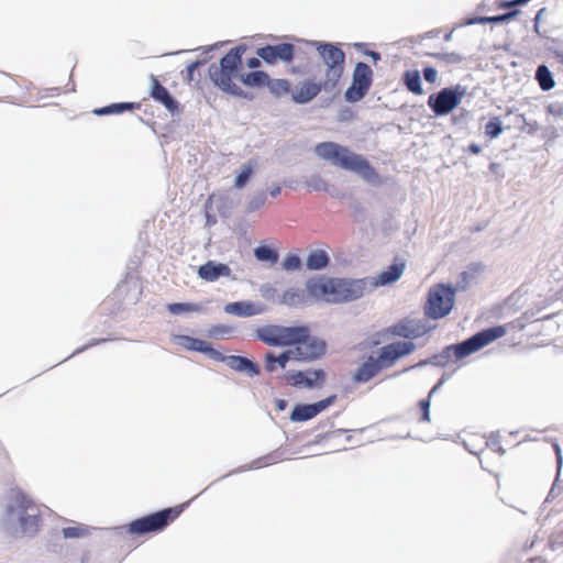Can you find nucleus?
Here are the masks:
<instances>
[{
  "instance_id": "obj_1",
  "label": "nucleus",
  "mask_w": 563,
  "mask_h": 563,
  "mask_svg": "<svg viewBox=\"0 0 563 563\" xmlns=\"http://www.w3.org/2000/svg\"><path fill=\"white\" fill-rule=\"evenodd\" d=\"M41 525V507L22 490L11 489L3 501L1 530L13 538H32L38 532Z\"/></svg>"
},
{
  "instance_id": "obj_2",
  "label": "nucleus",
  "mask_w": 563,
  "mask_h": 563,
  "mask_svg": "<svg viewBox=\"0 0 563 563\" xmlns=\"http://www.w3.org/2000/svg\"><path fill=\"white\" fill-rule=\"evenodd\" d=\"M369 284L366 278L318 277L307 280V290L316 300L343 303L362 298Z\"/></svg>"
},
{
  "instance_id": "obj_3",
  "label": "nucleus",
  "mask_w": 563,
  "mask_h": 563,
  "mask_svg": "<svg viewBox=\"0 0 563 563\" xmlns=\"http://www.w3.org/2000/svg\"><path fill=\"white\" fill-rule=\"evenodd\" d=\"M314 152L317 156L334 166L357 173L368 183H374L378 178L376 170L362 155L351 152L345 146L333 142H322L316 145Z\"/></svg>"
},
{
  "instance_id": "obj_4",
  "label": "nucleus",
  "mask_w": 563,
  "mask_h": 563,
  "mask_svg": "<svg viewBox=\"0 0 563 563\" xmlns=\"http://www.w3.org/2000/svg\"><path fill=\"white\" fill-rule=\"evenodd\" d=\"M493 342V327L486 328L475 333L471 338L449 346H445L441 353L433 355L430 360L420 361L418 364L405 367L395 376L406 373L415 367H421L427 364L435 366H445L449 362L460 361Z\"/></svg>"
},
{
  "instance_id": "obj_5",
  "label": "nucleus",
  "mask_w": 563,
  "mask_h": 563,
  "mask_svg": "<svg viewBox=\"0 0 563 563\" xmlns=\"http://www.w3.org/2000/svg\"><path fill=\"white\" fill-rule=\"evenodd\" d=\"M188 504L189 501L177 507L165 508L157 512L133 520L126 527H117L115 530L119 531L126 529L129 533L139 536L148 532L162 531L169 525L170 521L176 519L181 514Z\"/></svg>"
},
{
  "instance_id": "obj_6",
  "label": "nucleus",
  "mask_w": 563,
  "mask_h": 563,
  "mask_svg": "<svg viewBox=\"0 0 563 563\" xmlns=\"http://www.w3.org/2000/svg\"><path fill=\"white\" fill-rule=\"evenodd\" d=\"M455 292L451 285L438 284L431 287L424 307L426 316L434 320L448 316L454 306Z\"/></svg>"
},
{
  "instance_id": "obj_7",
  "label": "nucleus",
  "mask_w": 563,
  "mask_h": 563,
  "mask_svg": "<svg viewBox=\"0 0 563 563\" xmlns=\"http://www.w3.org/2000/svg\"><path fill=\"white\" fill-rule=\"evenodd\" d=\"M416 350L411 341H397L379 349L376 360L382 369L390 368L400 357L409 355Z\"/></svg>"
},
{
  "instance_id": "obj_8",
  "label": "nucleus",
  "mask_w": 563,
  "mask_h": 563,
  "mask_svg": "<svg viewBox=\"0 0 563 563\" xmlns=\"http://www.w3.org/2000/svg\"><path fill=\"white\" fill-rule=\"evenodd\" d=\"M336 400V395H331L320 401L313 404H299L296 405L290 413L292 422H305L311 420L328 407L333 405Z\"/></svg>"
},
{
  "instance_id": "obj_9",
  "label": "nucleus",
  "mask_w": 563,
  "mask_h": 563,
  "mask_svg": "<svg viewBox=\"0 0 563 563\" xmlns=\"http://www.w3.org/2000/svg\"><path fill=\"white\" fill-rule=\"evenodd\" d=\"M296 361L310 362L320 358L325 353V342L316 336H310L305 343H299L292 349Z\"/></svg>"
},
{
  "instance_id": "obj_10",
  "label": "nucleus",
  "mask_w": 563,
  "mask_h": 563,
  "mask_svg": "<svg viewBox=\"0 0 563 563\" xmlns=\"http://www.w3.org/2000/svg\"><path fill=\"white\" fill-rule=\"evenodd\" d=\"M431 327L423 320L409 319L400 321L389 328V332L394 335L405 339H418L427 334Z\"/></svg>"
},
{
  "instance_id": "obj_11",
  "label": "nucleus",
  "mask_w": 563,
  "mask_h": 563,
  "mask_svg": "<svg viewBox=\"0 0 563 563\" xmlns=\"http://www.w3.org/2000/svg\"><path fill=\"white\" fill-rule=\"evenodd\" d=\"M287 379L295 387H306L312 389L323 384L325 379V373L323 369L288 372Z\"/></svg>"
},
{
  "instance_id": "obj_12",
  "label": "nucleus",
  "mask_w": 563,
  "mask_h": 563,
  "mask_svg": "<svg viewBox=\"0 0 563 563\" xmlns=\"http://www.w3.org/2000/svg\"><path fill=\"white\" fill-rule=\"evenodd\" d=\"M467 89L461 85L455 87L444 88L441 90L437 98L431 96L429 98V106H457L465 101Z\"/></svg>"
},
{
  "instance_id": "obj_13",
  "label": "nucleus",
  "mask_w": 563,
  "mask_h": 563,
  "mask_svg": "<svg viewBox=\"0 0 563 563\" xmlns=\"http://www.w3.org/2000/svg\"><path fill=\"white\" fill-rule=\"evenodd\" d=\"M198 276L208 283H214L221 277L235 279V277L232 276V271L229 265L217 261H208L206 264L201 265L198 268Z\"/></svg>"
},
{
  "instance_id": "obj_14",
  "label": "nucleus",
  "mask_w": 563,
  "mask_h": 563,
  "mask_svg": "<svg viewBox=\"0 0 563 563\" xmlns=\"http://www.w3.org/2000/svg\"><path fill=\"white\" fill-rule=\"evenodd\" d=\"M323 63L330 68L334 76H339L341 69L339 66L344 60V53L332 44H319L317 47Z\"/></svg>"
},
{
  "instance_id": "obj_15",
  "label": "nucleus",
  "mask_w": 563,
  "mask_h": 563,
  "mask_svg": "<svg viewBox=\"0 0 563 563\" xmlns=\"http://www.w3.org/2000/svg\"><path fill=\"white\" fill-rule=\"evenodd\" d=\"M309 339V329L306 325L283 327L280 325L279 346H297Z\"/></svg>"
},
{
  "instance_id": "obj_16",
  "label": "nucleus",
  "mask_w": 563,
  "mask_h": 563,
  "mask_svg": "<svg viewBox=\"0 0 563 563\" xmlns=\"http://www.w3.org/2000/svg\"><path fill=\"white\" fill-rule=\"evenodd\" d=\"M294 46L291 44H279L276 46H266L258 48L256 54L265 62L273 64L276 59L288 62L292 58Z\"/></svg>"
},
{
  "instance_id": "obj_17",
  "label": "nucleus",
  "mask_w": 563,
  "mask_h": 563,
  "mask_svg": "<svg viewBox=\"0 0 563 563\" xmlns=\"http://www.w3.org/2000/svg\"><path fill=\"white\" fill-rule=\"evenodd\" d=\"M224 312L234 314L240 318H247L252 316L262 314L265 312V306L260 302L252 301H234L224 306Z\"/></svg>"
},
{
  "instance_id": "obj_18",
  "label": "nucleus",
  "mask_w": 563,
  "mask_h": 563,
  "mask_svg": "<svg viewBox=\"0 0 563 563\" xmlns=\"http://www.w3.org/2000/svg\"><path fill=\"white\" fill-rule=\"evenodd\" d=\"M464 446L470 453L478 456L482 468L490 473L489 467L484 464V459L489 457L490 454L487 449L488 440L483 435L473 434L464 441Z\"/></svg>"
},
{
  "instance_id": "obj_19",
  "label": "nucleus",
  "mask_w": 563,
  "mask_h": 563,
  "mask_svg": "<svg viewBox=\"0 0 563 563\" xmlns=\"http://www.w3.org/2000/svg\"><path fill=\"white\" fill-rule=\"evenodd\" d=\"M382 371L375 356L369 355L355 371L353 382L364 384L373 379Z\"/></svg>"
},
{
  "instance_id": "obj_20",
  "label": "nucleus",
  "mask_w": 563,
  "mask_h": 563,
  "mask_svg": "<svg viewBox=\"0 0 563 563\" xmlns=\"http://www.w3.org/2000/svg\"><path fill=\"white\" fill-rule=\"evenodd\" d=\"M313 300H316V298H313L307 289L289 288L284 291L280 302L288 307L298 308L309 306Z\"/></svg>"
},
{
  "instance_id": "obj_21",
  "label": "nucleus",
  "mask_w": 563,
  "mask_h": 563,
  "mask_svg": "<svg viewBox=\"0 0 563 563\" xmlns=\"http://www.w3.org/2000/svg\"><path fill=\"white\" fill-rule=\"evenodd\" d=\"M321 90L319 84L310 80H303L291 89L292 100L297 103L311 101Z\"/></svg>"
},
{
  "instance_id": "obj_22",
  "label": "nucleus",
  "mask_w": 563,
  "mask_h": 563,
  "mask_svg": "<svg viewBox=\"0 0 563 563\" xmlns=\"http://www.w3.org/2000/svg\"><path fill=\"white\" fill-rule=\"evenodd\" d=\"M405 267L406 263L401 258L396 257L395 262L390 266H388L387 269L383 271L379 274L378 278L375 282L371 283L369 286L376 287L393 284L394 282L400 278L405 271Z\"/></svg>"
},
{
  "instance_id": "obj_23",
  "label": "nucleus",
  "mask_w": 563,
  "mask_h": 563,
  "mask_svg": "<svg viewBox=\"0 0 563 563\" xmlns=\"http://www.w3.org/2000/svg\"><path fill=\"white\" fill-rule=\"evenodd\" d=\"M227 365L231 369L239 372V373H244L250 377H254L260 374L258 365L245 356L229 355L227 357Z\"/></svg>"
},
{
  "instance_id": "obj_24",
  "label": "nucleus",
  "mask_w": 563,
  "mask_h": 563,
  "mask_svg": "<svg viewBox=\"0 0 563 563\" xmlns=\"http://www.w3.org/2000/svg\"><path fill=\"white\" fill-rule=\"evenodd\" d=\"M289 361H296L292 349L282 352L279 355H275L273 352L265 354V371L273 373L279 368H285Z\"/></svg>"
},
{
  "instance_id": "obj_25",
  "label": "nucleus",
  "mask_w": 563,
  "mask_h": 563,
  "mask_svg": "<svg viewBox=\"0 0 563 563\" xmlns=\"http://www.w3.org/2000/svg\"><path fill=\"white\" fill-rule=\"evenodd\" d=\"M280 325L268 324L256 330V338L269 346H279Z\"/></svg>"
},
{
  "instance_id": "obj_26",
  "label": "nucleus",
  "mask_w": 563,
  "mask_h": 563,
  "mask_svg": "<svg viewBox=\"0 0 563 563\" xmlns=\"http://www.w3.org/2000/svg\"><path fill=\"white\" fill-rule=\"evenodd\" d=\"M329 261L330 258L325 251L316 250L307 257L306 265L310 271H320L328 266Z\"/></svg>"
},
{
  "instance_id": "obj_27",
  "label": "nucleus",
  "mask_w": 563,
  "mask_h": 563,
  "mask_svg": "<svg viewBox=\"0 0 563 563\" xmlns=\"http://www.w3.org/2000/svg\"><path fill=\"white\" fill-rule=\"evenodd\" d=\"M283 460V452L279 450L273 451L267 455L254 460L249 466H243L240 471L256 470L268 466Z\"/></svg>"
},
{
  "instance_id": "obj_28",
  "label": "nucleus",
  "mask_w": 563,
  "mask_h": 563,
  "mask_svg": "<svg viewBox=\"0 0 563 563\" xmlns=\"http://www.w3.org/2000/svg\"><path fill=\"white\" fill-rule=\"evenodd\" d=\"M372 70L368 65L358 63L353 74V84L364 89H368L371 85Z\"/></svg>"
},
{
  "instance_id": "obj_29",
  "label": "nucleus",
  "mask_w": 563,
  "mask_h": 563,
  "mask_svg": "<svg viewBox=\"0 0 563 563\" xmlns=\"http://www.w3.org/2000/svg\"><path fill=\"white\" fill-rule=\"evenodd\" d=\"M167 310L172 314H181L185 312H205L206 308L201 303H190V302H174L167 305Z\"/></svg>"
},
{
  "instance_id": "obj_30",
  "label": "nucleus",
  "mask_w": 563,
  "mask_h": 563,
  "mask_svg": "<svg viewBox=\"0 0 563 563\" xmlns=\"http://www.w3.org/2000/svg\"><path fill=\"white\" fill-rule=\"evenodd\" d=\"M151 81H152V87H151L152 97L157 102H162L165 106H172L173 100H172V97L169 96L168 91L164 87H162L154 77L151 78Z\"/></svg>"
},
{
  "instance_id": "obj_31",
  "label": "nucleus",
  "mask_w": 563,
  "mask_h": 563,
  "mask_svg": "<svg viewBox=\"0 0 563 563\" xmlns=\"http://www.w3.org/2000/svg\"><path fill=\"white\" fill-rule=\"evenodd\" d=\"M178 343L181 346H184L186 350L202 353L205 350V346L207 344V341L197 339V338H192L189 335H179Z\"/></svg>"
},
{
  "instance_id": "obj_32",
  "label": "nucleus",
  "mask_w": 563,
  "mask_h": 563,
  "mask_svg": "<svg viewBox=\"0 0 563 563\" xmlns=\"http://www.w3.org/2000/svg\"><path fill=\"white\" fill-rule=\"evenodd\" d=\"M254 255L260 262H268L275 264L278 261V253L276 250L261 245L254 250Z\"/></svg>"
},
{
  "instance_id": "obj_33",
  "label": "nucleus",
  "mask_w": 563,
  "mask_h": 563,
  "mask_svg": "<svg viewBox=\"0 0 563 563\" xmlns=\"http://www.w3.org/2000/svg\"><path fill=\"white\" fill-rule=\"evenodd\" d=\"M240 62L239 49H235L221 58L219 68L229 73H234Z\"/></svg>"
},
{
  "instance_id": "obj_34",
  "label": "nucleus",
  "mask_w": 563,
  "mask_h": 563,
  "mask_svg": "<svg viewBox=\"0 0 563 563\" xmlns=\"http://www.w3.org/2000/svg\"><path fill=\"white\" fill-rule=\"evenodd\" d=\"M231 74L232 73H229L227 70L214 68L213 70H211V79L221 89L229 90L231 84Z\"/></svg>"
},
{
  "instance_id": "obj_35",
  "label": "nucleus",
  "mask_w": 563,
  "mask_h": 563,
  "mask_svg": "<svg viewBox=\"0 0 563 563\" xmlns=\"http://www.w3.org/2000/svg\"><path fill=\"white\" fill-rule=\"evenodd\" d=\"M537 80L539 81L540 87L543 90H550L554 86V81L552 78L551 71L548 69L547 66L541 65L537 69Z\"/></svg>"
},
{
  "instance_id": "obj_36",
  "label": "nucleus",
  "mask_w": 563,
  "mask_h": 563,
  "mask_svg": "<svg viewBox=\"0 0 563 563\" xmlns=\"http://www.w3.org/2000/svg\"><path fill=\"white\" fill-rule=\"evenodd\" d=\"M405 82H406V86L407 88L415 92V93H421L422 92V89H421V78H420V73L418 70H408L406 71L405 74Z\"/></svg>"
},
{
  "instance_id": "obj_37",
  "label": "nucleus",
  "mask_w": 563,
  "mask_h": 563,
  "mask_svg": "<svg viewBox=\"0 0 563 563\" xmlns=\"http://www.w3.org/2000/svg\"><path fill=\"white\" fill-rule=\"evenodd\" d=\"M241 79L246 86L260 87L266 84L268 76L264 71H254L242 76Z\"/></svg>"
},
{
  "instance_id": "obj_38",
  "label": "nucleus",
  "mask_w": 563,
  "mask_h": 563,
  "mask_svg": "<svg viewBox=\"0 0 563 563\" xmlns=\"http://www.w3.org/2000/svg\"><path fill=\"white\" fill-rule=\"evenodd\" d=\"M253 174V165L251 163L244 164L241 168V172L236 175L234 180V186L238 189H242Z\"/></svg>"
},
{
  "instance_id": "obj_39",
  "label": "nucleus",
  "mask_w": 563,
  "mask_h": 563,
  "mask_svg": "<svg viewBox=\"0 0 563 563\" xmlns=\"http://www.w3.org/2000/svg\"><path fill=\"white\" fill-rule=\"evenodd\" d=\"M305 184L312 191H328L329 189L328 183L320 175H312Z\"/></svg>"
},
{
  "instance_id": "obj_40",
  "label": "nucleus",
  "mask_w": 563,
  "mask_h": 563,
  "mask_svg": "<svg viewBox=\"0 0 563 563\" xmlns=\"http://www.w3.org/2000/svg\"><path fill=\"white\" fill-rule=\"evenodd\" d=\"M268 89L272 93L280 96L288 91L289 84L284 79H273L266 81Z\"/></svg>"
},
{
  "instance_id": "obj_41",
  "label": "nucleus",
  "mask_w": 563,
  "mask_h": 563,
  "mask_svg": "<svg viewBox=\"0 0 563 563\" xmlns=\"http://www.w3.org/2000/svg\"><path fill=\"white\" fill-rule=\"evenodd\" d=\"M366 91V89L356 86L355 84L352 82L351 86L345 91V100L352 103L357 102L363 98Z\"/></svg>"
},
{
  "instance_id": "obj_42",
  "label": "nucleus",
  "mask_w": 563,
  "mask_h": 563,
  "mask_svg": "<svg viewBox=\"0 0 563 563\" xmlns=\"http://www.w3.org/2000/svg\"><path fill=\"white\" fill-rule=\"evenodd\" d=\"M266 202V194L264 191H260L253 195L247 203V211L254 212L263 207Z\"/></svg>"
},
{
  "instance_id": "obj_43",
  "label": "nucleus",
  "mask_w": 563,
  "mask_h": 563,
  "mask_svg": "<svg viewBox=\"0 0 563 563\" xmlns=\"http://www.w3.org/2000/svg\"><path fill=\"white\" fill-rule=\"evenodd\" d=\"M133 108H93L92 112L84 113L81 117L88 115H110V114H120L125 110H132Z\"/></svg>"
},
{
  "instance_id": "obj_44",
  "label": "nucleus",
  "mask_w": 563,
  "mask_h": 563,
  "mask_svg": "<svg viewBox=\"0 0 563 563\" xmlns=\"http://www.w3.org/2000/svg\"><path fill=\"white\" fill-rule=\"evenodd\" d=\"M63 537L65 539H74V538H80L88 533V530L79 525L75 527H67L62 530Z\"/></svg>"
},
{
  "instance_id": "obj_45",
  "label": "nucleus",
  "mask_w": 563,
  "mask_h": 563,
  "mask_svg": "<svg viewBox=\"0 0 563 563\" xmlns=\"http://www.w3.org/2000/svg\"><path fill=\"white\" fill-rule=\"evenodd\" d=\"M233 331L234 329L230 325L217 324L211 327V329L209 330V335L216 339H222L227 335L232 334Z\"/></svg>"
},
{
  "instance_id": "obj_46",
  "label": "nucleus",
  "mask_w": 563,
  "mask_h": 563,
  "mask_svg": "<svg viewBox=\"0 0 563 563\" xmlns=\"http://www.w3.org/2000/svg\"><path fill=\"white\" fill-rule=\"evenodd\" d=\"M300 266H301L300 257L295 254L287 255L283 262V268L288 272L297 271L300 268Z\"/></svg>"
},
{
  "instance_id": "obj_47",
  "label": "nucleus",
  "mask_w": 563,
  "mask_h": 563,
  "mask_svg": "<svg viewBox=\"0 0 563 563\" xmlns=\"http://www.w3.org/2000/svg\"><path fill=\"white\" fill-rule=\"evenodd\" d=\"M202 353L213 361L227 363L228 356L223 355L220 351L213 349L209 342H207Z\"/></svg>"
},
{
  "instance_id": "obj_48",
  "label": "nucleus",
  "mask_w": 563,
  "mask_h": 563,
  "mask_svg": "<svg viewBox=\"0 0 563 563\" xmlns=\"http://www.w3.org/2000/svg\"><path fill=\"white\" fill-rule=\"evenodd\" d=\"M419 406L422 411L421 420L429 422L430 421V399H429V397L427 399H422L419 402Z\"/></svg>"
},
{
  "instance_id": "obj_49",
  "label": "nucleus",
  "mask_w": 563,
  "mask_h": 563,
  "mask_svg": "<svg viewBox=\"0 0 563 563\" xmlns=\"http://www.w3.org/2000/svg\"><path fill=\"white\" fill-rule=\"evenodd\" d=\"M107 341H108V339H92L88 344H86V345H84V346H81V347L77 349V350L71 354V356H73V355H76V354H79V353H81V352H84V351H86L88 347L95 346V345H97V344H99V343H103V342H107Z\"/></svg>"
},
{
  "instance_id": "obj_50",
  "label": "nucleus",
  "mask_w": 563,
  "mask_h": 563,
  "mask_svg": "<svg viewBox=\"0 0 563 563\" xmlns=\"http://www.w3.org/2000/svg\"><path fill=\"white\" fill-rule=\"evenodd\" d=\"M424 79L429 82H434L438 77V71L432 67H427L423 71Z\"/></svg>"
},
{
  "instance_id": "obj_51",
  "label": "nucleus",
  "mask_w": 563,
  "mask_h": 563,
  "mask_svg": "<svg viewBox=\"0 0 563 563\" xmlns=\"http://www.w3.org/2000/svg\"><path fill=\"white\" fill-rule=\"evenodd\" d=\"M518 13H519L518 10H514V11H511L509 13L495 15V18H494L495 24L499 23V22L507 21V20L514 18L515 15H517Z\"/></svg>"
},
{
  "instance_id": "obj_52",
  "label": "nucleus",
  "mask_w": 563,
  "mask_h": 563,
  "mask_svg": "<svg viewBox=\"0 0 563 563\" xmlns=\"http://www.w3.org/2000/svg\"><path fill=\"white\" fill-rule=\"evenodd\" d=\"M352 108H342L339 112V120L340 121H347L352 119L353 117Z\"/></svg>"
},
{
  "instance_id": "obj_53",
  "label": "nucleus",
  "mask_w": 563,
  "mask_h": 563,
  "mask_svg": "<svg viewBox=\"0 0 563 563\" xmlns=\"http://www.w3.org/2000/svg\"><path fill=\"white\" fill-rule=\"evenodd\" d=\"M454 108H431L434 117H442L449 114Z\"/></svg>"
},
{
  "instance_id": "obj_54",
  "label": "nucleus",
  "mask_w": 563,
  "mask_h": 563,
  "mask_svg": "<svg viewBox=\"0 0 563 563\" xmlns=\"http://www.w3.org/2000/svg\"><path fill=\"white\" fill-rule=\"evenodd\" d=\"M478 22H483V23L484 22H493V18L468 19V20H466L465 24L471 25V24H475Z\"/></svg>"
},
{
  "instance_id": "obj_55",
  "label": "nucleus",
  "mask_w": 563,
  "mask_h": 563,
  "mask_svg": "<svg viewBox=\"0 0 563 563\" xmlns=\"http://www.w3.org/2000/svg\"><path fill=\"white\" fill-rule=\"evenodd\" d=\"M346 432H349V430H346V429H336L334 431H331V432L327 433L325 438L331 439V438L339 437V435H341L343 433H346Z\"/></svg>"
},
{
  "instance_id": "obj_56",
  "label": "nucleus",
  "mask_w": 563,
  "mask_h": 563,
  "mask_svg": "<svg viewBox=\"0 0 563 563\" xmlns=\"http://www.w3.org/2000/svg\"><path fill=\"white\" fill-rule=\"evenodd\" d=\"M287 405H288V402L285 399H277L276 400V408L279 411H284L287 408Z\"/></svg>"
},
{
  "instance_id": "obj_57",
  "label": "nucleus",
  "mask_w": 563,
  "mask_h": 563,
  "mask_svg": "<svg viewBox=\"0 0 563 563\" xmlns=\"http://www.w3.org/2000/svg\"><path fill=\"white\" fill-rule=\"evenodd\" d=\"M280 191H282L280 186L276 185V186H273V187L269 189V195H271L273 198H276L277 196H279V195H280Z\"/></svg>"
},
{
  "instance_id": "obj_58",
  "label": "nucleus",
  "mask_w": 563,
  "mask_h": 563,
  "mask_svg": "<svg viewBox=\"0 0 563 563\" xmlns=\"http://www.w3.org/2000/svg\"><path fill=\"white\" fill-rule=\"evenodd\" d=\"M485 133L489 136V137H493V119H490L486 125H485Z\"/></svg>"
},
{
  "instance_id": "obj_59",
  "label": "nucleus",
  "mask_w": 563,
  "mask_h": 563,
  "mask_svg": "<svg viewBox=\"0 0 563 563\" xmlns=\"http://www.w3.org/2000/svg\"><path fill=\"white\" fill-rule=\"evenodd\" d=\"M505 334L504 327H495V340L501 338Z\"/></svg>"
},
{
  "instance_id": "obj_60",
  "label": "nucleus",
  "mask_w": 563,
  "mask_h": 563,
  "mask_svg": "<svg viewBox=\"0 0 563 563\" xmlns=\"http://www.w3.org/2000/svg\"><path fill=\"white\" fill-rule=\"evenodd\" d=\"M247 66L250 68H257L260 66V60L257 58H250L247 60Z\"/></svg>"
},
{
  "instance_id": "obj_61",
  "label": "nucleus",
  "mask_w": 563,
  "mask_h": 563,
  "mask_svg": "<svg viewBox=\"0 0 563 563\" xmlns=\"http://www.w3.org/2000/svg\"><path fill=\"white\" fill-rule=\"evenodd\" d=\"M468 151L473 154H478L481 152V146L478 144L472 143L468 146Z\"/></svg>"
},
{
  "instance_id": "obj_62",
  "label": "nucleus",
  "mask_w": 563,
  "mask_h": 563,
  "mask_svg": "<svg viewBox=\"0 0 563 563\" xmlns=\"http://www.w3.org/2000/svg\"><path fill=\"white\" fill-rule=\"evenodd\" d=\"M181 109L183 108H176V107L166 108V110L170 113L172 117L179 115Z\"/></svg>"
},
{
  "instance_id": "obj_63",
  "label": "nucleus",
  "mask_w": 563,
  "mask_h": 563,
  "mask_svg": "<svg viewBox=\"0 0 563 563\" xmlns=\"http://www.w3.org/2000/svg\"><path fill=\"white\" fill-rule=\"evenodd\" d=\"M441 384H442V380L432 387V389L429 393V398L432 396L433 393H435L440 388Z\"/></svg>"
},
{
  "instance_id": "obj_64",
  "label": "nucleus",
  "mask_w": 563,
  "mask_h": 563,
  "mask_svg": "<svg viewBox=\"0 0 563 563\" xmlns=\"http://www.w3.org/2000/svg\"><path fill=\"white\" fill-rule=\"evenodd\" d=\"M500 131H501V128H500L499 123L495 120V130H494L495 137L499 134Z\"/></svg>"
}]
</instances>
